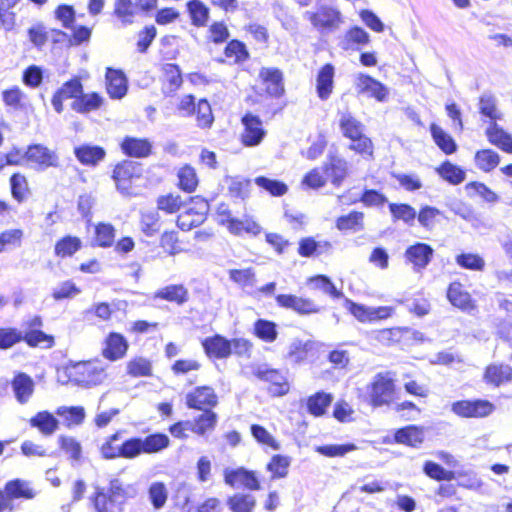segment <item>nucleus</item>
I'll return each mask as SVG.
<instances>
[{
    "label": "nucleus",
    "instance_id": "obj_1",
    "mask_svg": "<svg viewBox=\"0 0 512 512\" xmlns=\"http://www.w3.org/2000/svg\"><path fill=\"white\" fill-rule=\"evenodd\" d=\"M136 494L137 491L132 484H125L120 479L113 478L107 489L95 487L91 500L96 512H122L125 502Z\"/></svg>",
    "mask_w": 512,
    "mask_h": 512
},
{
    "label": "nucleus",
    "instance_id": "obj_2",
    "mask_svg": "<svg viewBox=\"0 0 512 512\" xmlns=\"http://www.w3.org/2000/svg\"><path fill=\"white\" fill-rule=\"evenodd\" d=\"M71 382L83 387L101 384L106 378L104 369L95 362H77L66 368Z\"/></svg>",
    "mask_w": 512,
    "mask_h": 512
},
{
    "label": "nucleus",
    "instance_id": "obj_3",
    "mask_svg": "<svg viewBox=\"0 0 512 512\" xmlns=\"http://www.w3.org/2000/svg\"><path fill=\"white\" fill-rule=\"evenodd\" d=\"M395 384L389 372L377 373L367 386L369 403L373 407L388 405L394 396Z\"/></svg>",
    "mask_w": 512,
    "mask_h": 512
},
{
    "label": "nucleus",
    "instance_id": "obj_4",
    "mask_svg": "<svg viewBox=\"0 0 512 512\" xmlns=\"http://www.w3.org/2000/svg\"><path fill=\"white\" fill-rule=\"evenodd\" d=\"M142 175V167L139 163L124 160L117 164L113 170L112 178L115 181L117 190L124 196H132V184L134 180Z\"/></svg>",
    "mask_w": 512,
    "mask_h": 512
},
{
    "label": "nucleus",
    "instance_id": "obj_5",
    "mask_svg": "<svg viewBox=\"0 0 512 512\" xmlns=\"http://www.w3.org/2000/svg\"><path fill=\"white\" fill-rule=\"evenodd\" d=\"M133 459L141 454L159 453L170 445L169 437L164 433H153L146 437L130 438Z\"/></svg>",
    "mask_w": 512,
    "mask_h": 512
},
{
    "label": "nucleus",
    "instance_id": "obj_6",
    "mask_svg": "<svg viewBox=\"0 0 512 512\" xmlns=\"http://www.w3.org/2000/svg\"><path fill=\"white\" fill-rule=\"evenodd\" d=\"M495 406L488 400H460L451 406V411L462 418H483L493 413Z\"/></svg>",
    "mask_w": 512,
    "mask_h": 512
},
{
    "label": "nucleus",
    "instance_id": "obj_7",
    "mask_svg": "<svg viewBox=\"0 0 512 512\" xmlns=\"http://www.w3.org/2000/svg\"><path fill=\"white\" fill-rule=\"evenodd\" d=\"M253 374L261 381L269 382V393L272 396H284L289 392L290 386L286 376L277 369L267 365H259L253 370Z\"/></svg>",
    "mask_w": 512,
    "mask_h": 512
},
{
    "label": "nucleus",
    "instance_id": "obj_8",
    "mask_svg": "<svg viewBox=\"0 0 512 512\" xmlns=\"http://www.w3.org/2000/svg\"><path fill=\"white\" fill-rule=\"evenodd\" d=\"M186 406L189 409L205 411L218 404V397L210 386H199L186 394Z\"/></svg>",
    "mask_w": 512,
    "mask_h": 512
},
{
    "label": "nucleus",
    "instance_id": "obj_9",
    "mask_svg": "<svg viewBox=\"0 0 512 512\" xmlns=\"http://www.w3.org/2000/svg\"><path fill=\"white\" fill-rule=\"evenodd\" d=\"M276 302L280 307L291 309L299 315H311L320 313L323 307L316 304L312 299L298 297L292 294H279Z\"/></svg>",
    "mask_w": 512,
    "mask_h": 512
},
{
    "label": "nucleus",
    "instance_id": "obj_10",
    "mask_svg": "<svg viewBox=\"0 0 512 512\" xmlns=\"http://www.w3.org/2000/svg\"><path fill=\"white\" fill-rule=\"evenodd\" d=\"M24 156L28 162L35 164L38 170L58 166L57 154L42 144L28 146Z\"/></svg>",
    "mask_w": 512,
    "mask_h": 512
},
{
    "label": "nucleus",
    "instance_id": "obj_11",
    "mask_svg": "<svg viewBox=\"0 0 512 512\" xmlns=\"http://www.w3.org/2000/svg\"><path fill=\"white\" fill-rule=\"evenodd\" d=\"M242 124L244 126V132L241 136L242 143L247 147L259 145L266 135L260 117L252 113H246L242 117Z\"/></svg>",
    "mask_w": 512,
    "mask_h": 512
},
{
    "label": "nucleus",
    "instance_id": "obj_12",
    "mask_svg": "<svg viewBox=\"0 0 512 512\" xmlns=\"http://www.w3.org/2000/svg\"><path fill=\"white\" fill-rule=\"evenodd\" d=\"M345 307L361 322L385 319L391 314V308L389 307H368L355 303L348 298L345 299Z\"/></svg>",
    "mask_w": 512,
    "mask_h": 512
},
{
    "label": "nucleus",
    "instance_id": "obj_13",
    "mask_svg": "<svg viewBox=\"0 0 512 512\" xmlns=\"http://www.w3.org/2000/svg\"><path fill=\"white\" fill-rule=\"evenodd\" d=\"M323 170L331 184L339 187L349 175V163L338 155L329 154L323 165Z\"/></svg>",
    "mask_w": 512,
    "mask_h": 512
},
{
    "label": "nucleus",
    "instance_id": "obj_14",
    "mask_svg": "<svg viewBox=\"0 0 512 512\" xmlns=\"http://www.w3.org/2000/svg\"><path fill=\"white\" fill-rule=\"evenodd\" d=\"M224 481L231 487H236L239 484L249 490L260 489V484L256 474L244 467H239L237 469L226 468L224 470Z\"/></svg>",
    "mask_w": 512,
    "mask_h": 512
},
{
    "label": "nucleus",
    "instance_id": "obj_15",
    "mask_svg": "<svg viewBox=\"0 0 512 512\" xmlns=\"http://www.w3.org/2000/svg\"><path fill=\"white\" fill-rule=\"evenodd\" d=\"M304 17L317 29H335L340 22V12L325 6L317 12L306 11Z\"/></svg>",
    "mask_w": 512,
    "mask_h": 512
},
{
    "label": "nucleus",
    "instance_id": "obj_16",
    "mask_svg": "<svg viewBox=\"0 0 512 512\" xmlns=\"http://www.w3.org/2000/svg\"><path fill=\"white\" fill-rule=\"evenodd\" d=\"M433 253L434 250L430 245L418 242L406 249L405 257L413 264L414 271L419 272L430 263Z\"/></svg>",
    "mask_w": 512,
    "mask_h": 512
},
{
    "label": "nucleus",
    "instance_id": "obj_17",
    "mask_svg": "<svg viewBox=\"0 0 512 512\" xmlns=\"http://www.w3.org/2000/svg\"><path fill=\"white\" fill-rule=\"evenodd\" d=\"M202 347L209 358L225 359L231 355L230 340L220 334L205 338Z\"/></svg>",
    "mask_w": 512,
    "mask_h": 512
},
{
    "label": "nucleus",
    "instance_id": "obj_18",
    "mask_svg": "<svg viewBox=\"0 0 512 512\" xmlns=\"http://www.w3.org/2000/svg\"><path fill=\"white\" fill-rule=\"evenodd\" d=\"M12 390L20 404H26L33 395L35 383L26 373L18 372L11 381Z\"/></svg>",
    "mask_w": 512,
    "mask_h": 512
},
{
    "label": "nucleus",
    "instance_id": "obj_19",
    "mask_svg": "<svg viewBox=\"0 0 512 512\" xmlns=\"http://www.w3.org/2000/svg\"><path fill=\"white\" fill-rule=\"evenodd\" d=\"M105 343L103 356L111 361L123 358L129 347L127 339L122 334L116 332L110 333Z\"/></svg>",
    "mask_w": 512,
    "mask_h": 512
},
{
    "label": "nucleus",
    "instance_id": "obj_20",
    "mask_svg": "<svg viewBox=\"0 0 512 512\" xmlns=\"http://www.w3.org/2000/svg\"><path fill=\"white\" fill-rule=\"evenodd\" d=\"M259 77L266 85V91L273 97H280L284 93L283 73L278 68L263 67Z\"/></svg>",
    "mask_w": 512,
    "mask_h": 512
},
{
    "label": "nucleus",
    "instance_id": "obj_21",
    "mask_svg": "<svg viewBox=\"0 0 512 512\" xmlns=\"http://www.w3.org/2000/svg\"><path fill=\"white\" fill-rule=\"evenodd\" d=\"M123 153L129 157L145 158L152 152V144L148 139L126 136L122 143Z\"/></svg>",
    "mask_w": 512,
    "mask_h": 512
},
{
    "label": "nucleus",
    "instance_id": "obj_22",
    "mask_svg": "<svg viewBox=\"0 0 512 512\" xmlns=\"http://www.w3.org/2000/svg\"><path fill=\"white\" fill-rule=\"evenodd\" d=\"M357 88L361 93H367L378 101H385L388 96V89L378 80L366 74H359L357 77Z\"/></svg>",
    "mask_w": 512,
    "mask_h": 512
},
{
    "label": "nucleus",
    "instance_id": "obj_23",
    "mask_svg": "<svg viewBox=\"0 0 512 512\" xmlns=\"http://www.w3.org/2000/svg\"><path fill=\"white\" fill-rule=\"evenodd\" d=\"M485 135L488 141L506 153L512 154V136L495 121H491L486 128Z\"/></svg>",
    "mask_w": 512,
    "mask_h": 512
},
{
    "label": "nucleus",
    "instance_id": "obj_24",
    "mask_svg": "<svg viewBox=\"0 0 512 512\" xmlns=\"http://www.w3.org/2000/svg\"><path fill=\"white\" fill-rule=\"evenodd\" d=\"M334 66L330 63L325 64L318 72L316 78V92L321 100H327L334 86Z\"/></svg>",
    "mask_w": 512,
    "mask_h": 512
},
{
    "label": "nucleus",
    "instance_id": "obj_25",
    "mask_svg": "<svg viewBox=\"0 0 512 512\" xmlns=\"http://www.w3.org/2000/svg\"><path fill=\"white\" fill-rule=\"evenodd\" d=\"M107 92L114 99H120L127 93V79L125 75L112 68L106 72Z\"/></svg>",
    "mask_w": 512,
    "mask_h": 512
},
{
    "label": "nucleus",
    "instance_id": "obj_26",
    "mask_svg": "<svg viewBox=\"0 0 512 512\" xmlns=\"http://www.w3.org/2000/svg\"><path fill=\"white\" fill-rule=\"evenodd\" d=\"M32 428H36L43 436L53 435L58 427L59 421L48 411H40L29 420Z\"/></svg>",
    "mask_w": 512,
    "mask_h": 512
},
{
    "label": "nucleus",
    "instance_id": "obj_27",
    "mask_svg": "<svg viewBox=\"0 0 512 512\" xmlns=\"http://www.w3.org/2000/svg\"><path fill=\"white\" fill-rule=\"evenodd\" d=\"M154 298L174 302L182 306L189 300V292L182 284L167 285L155 292Z\"/></svg>",
    "mask_w": 512,
    "mask_h": 512
},
{
    "label": "nucleus",
    "instance_id": "obj_28",
    "mask_svg": "<svg viewBox=\"0 0 512 512\" xmlns=\"http://www.w3.org/2000/svg\"><path fill=\"white\" fill-rule=\"evenodd\" d=\"M394 439L395 442L399 444L418 447L424 441V432L422 428L415 425H408L396 430Z\"/></svg>",
    "mask_w": 512,
    "mask_h": 512
},
{
    "label": "nucleus",
    "instance_id": "obj_29",
    "mask_svg": "<svg viewBox=\"0 0 512 512\" xmlns=\"http://www.w3.org/2000/svg\"><path fill=\"white\" fill-rule=\"evenodd\" d=\"M447 298L449 302L461 310H469L473 308L470 294L464 290L460 282H453L447 290Z\"/></svg>",
    "mask_w": 512,
    "mask_h": 512
},
{
    "label": "nucleus",
    "instance_id": "obj_30",
    "mask_svg": "<svg viewBox=\"0 0 512 512\" xmlns=\"http://www.w3.org/2000/svg\"><path fill=\"white\" fill-rule=\"evenodd\" d=\"M100 454L103 459L112 460L116 458L133 459L130 438L121 445H115L105 441L100 447Z\"/></svg>",
    "mask_w": 512,
    "mask_h": 512
},
{
    "label": "nucleus",
    "instance_id": "obj_31",
    "mask_svg": "<svg viewBox=\"0 0 512 512\" xmlns=\"http://www.w3.org/2000/svg\"><path fill=\"white\" fill-rule=\"evenodd\" d=\"M6 499H33L36 492L30 486V483L21 479H14L6 483L5 491L3 492Z\"/></svg>",
    "mask_w": 512,
    "mask_h": 512
},
{
    "label": "nucleus",
    "instance_id": "obj_32",
    "mask_svg": "<svg viewBox=\"0 0 512 512\" xmlns=\"http://www.w3.org/2000/svg\"><path fill=\"white\" fill-rule=\"evenodd\" d=\"M74 154L83 165H97L106 155L105 150L100 146L81 145L74 149Z\"/></svg>",
    "mask_w": 512,
    "mask_h": 512
},
{
    "label": "nucleus",
    "instance_id": "obj_33",
    "mask_svg": "<svg viewBox=\"0 0 512 512\" xmlns=\"http://www.w3.org/2000/svg\"><path fill=\"white\" fill-rule=\"evenodd\" d=\"M103 98L96 92L82 94L71 104L72 110L77 113L86 114L101 107Z\"/></svg>",
    "mask_w": 512,
    "mask_h": 512
},
{
    "label": "nucleus",
    "instance_id": "obj_34",
    "mask_svg": "<svg viewBox=\"0 0 512 512\" xmlns=\"http://www.w3.org/2000/svg\"><path fill=\"white\" fill-rule=\"evenodd\" d=\"M339 116V127L344 137L352 139L364 132V125L350 112H339Z\"/></svg>",
    "mask_w": 512,
    "mask_h": 512
},
{
    "label": "nucleus",
    "instance_id": "obj_35",
    "mask_svg": "<svg viewBox=\"0 0 512 512\" xmlns=\"http://www.w3.org/2000/svg\"><path fill=\"white\" fill-rule=\"evenodd\" d=\"M315 346L312 340L303 341L301 339H293L289 345L287 357L293 363H301L306 360L308 352Z\"/></svg>",
    "mask_w": 512,
    "mask_h": 512
},
{
    "label": "nucleus",
    "instance_id": "obj_36",
    "mask_svg": "<svg viewBox=\"0 0 512 512\" xmlns=\"http://www.w3.org/2000/svg\"><path fill=\"white\" fill-rule=\"evenodd\" d=\"M56 414L63 418L68 428L81 425L86 417L85 409L82 406H61L56 410Z\"/></svg>",
    "mask_w": 512,
    "mask_h": 512
},
{
    "label": "nucleus",
    "instance_id": "obj_37",
    "mask_svg": "<svg viewBox=\"0 0 512 512\" xmlns=\"http://www.w3.org/2000/svg\"><path fill=\"white\" fill-rule=\"evenodd\" d=\"M430 132L434 142L445 154H452L457 150V145L454 139L440 126L435 123L431 124Z\"/></svg>",
    "mask_w": 512,
    "mask_h": 512
},
{
    "label": "nucleus",
    "instance_id": "obj_38",
    "mask_svg": "<svg viewBox=\"0 0 512 512\" xmlns=\"http://www.w3.org/2000/svg\"><path fill=\"white\" fill-rule=\"evenodd\" d=\"M187 10L194 26H206L209 19L210 10L202 1L190 0L187 3Z\"/></svg>",
    "mask_w": 512,
    "mask_h": 512
},
{
    "label": "nucleus",
    "instance_id": "obj_39",
    "mask_svg": "<svg viewBox=\"0 0 512 512\" xmlns=\"http://www.w3.org/2000/svg\"><path fill=\"white\" fill-rule=\"evenodd\" d=\"M438 174L447 182L452 185H458L465 180L466 173L463 169L450 161L443 162L437 168Z\"/></svg>",
    "mask_w": 512,
    "mask_h": 512
},
{
    "label": "nucleus",
    "instance_id": "obj_40",
    "mask_svg": "<svg viewBox=\"0 0 512 512\" xmlns=\"http://www.w3.org/2000/svg\"><path fill=\"white\" fill-rule=\"evenodd\" d=\"M217 421L218 416L212 409L203 411L202 414L195 418L196 435L205 437L207 433L214 431Z\"/></svg>",
    "mask_w": 512,
    "mask_h": 512
},
{
    "label": "nucleus",
    "instance_id": "obj_41",
    "mask_svg": "<svg viewBox=\"0 0 512 512\" xmlns=\"http://www.w3.org/2000/svg\"><path fill=\"white\" fill-rule=\"evenodd\" d=\"M308 284L315 290H320L332 298H341L343 293L338 290L331 279L326 275H316L308 280Z\"/></svg>",
    "mask_w": 512,
    "mask_h": 512
},
{
    "label": "nucleus",
    "instance_id": "obj_42",
    "mask_svg": "<svg viewBox=\"0 0 512 512\" xmlns=\"http://www.w3.org/2000/svg\"><path fill=\"white\" fill-rule=\"evenodd\" d=\"M484 377L488 383L498 386L504 381L512 380V367L508 365H490L486 368Z\"/></svg>",
    "mask_w": 512,
    "mask_h": 512
},
{
    "label": "nucleus",
    "instance_id": "obj_43",
    "mask_svg": "<svg viewBox=\"0 0 512 512\" xmlns=\"http://www.w3.org/2000/svg\"><path fill=\"white\" fill-rule=\"evenodd\" d=\"M474 159L476 166L484 172L492 171L500 162L499 154L491 149L477 151Z\"/></svg>",
    "mask_w": 512,
    "mask_h": 512
},
{
    "label": "nucleus",
    "instance_id": "obj_44",
    "mask_svg": "<svg viewBox=\"0 0 512 512\" xmlns=\"http://www.w3.org/2000/svg\"><path fill=\"white\" fill-rule=\"evenodd\" d=\"M227 504L233 512H252L256 500L251 494L236 493L229 497Z\"/></svg>",
    "mask_w": 512,
    "mask_h": 512
},
{
    "label": "nucleus",
    "instance_id": "obj_45",
    "mask_svg": "<svg viewBox=\"0 0 512 512\" xmlns=\"http://www.w3.org/2000/svg\"><path fill=\"white\" fill-rule=\"evenodd\" d=\"M332 395L325 392H317L307 401L308 411L314 416H321L326 412L332 402Z\"/></svg>",
    "mask_w": 512,
    "mask_h": 512
},
{
    "label": "nucleus",
    "instance_id": "obj_46",
    "mask_svg": "<svg viewBox=\"0 0 512 512\" xmlns=\"http://www.w3.org/2000/svg\"><path fill=\"white\" fill-rule=\"evenodd\" d=\"M254 333L259 339L268 343L274 342L278 336L276 324L266 319H258L254 323Z\"/></svg>",
    "mask_w": 512,
    "mask_h": 512
},
{
    "label": "nucleus",
    "instance_id": "obj_47",
    "mask_svg": "<svg viewBox=\"0 0 512 512\" xmlns=\"http://www.w3.org/2000/svg\"><path fill=\"white\" fill-rule=\"evenodd\" d=\"M229 279L242 288L254 287L256 284V274L253 268L230 269L228 271Z\"/></svg>",
    "mask_w": 512,
    "mask_h": 512
},
{
    "label": "nucleus",
    "instance_id": "obj_48",
    "mask_svg": "<svg viewBox=\"0 0 512 512\" xmlns=\"http://www.w3.org/2000/svg\"><path fill=\"white\" fill-rule=\"evenodd\" d=\"M357 449V446L353 443L346 444H328L320 445L315 447V451L325 457H343L347 453Z\"/></svg>",
    "mask_w": 512,
    "mask_h": 512
},
{
    "label": "nucleus",
    "instance_id": "obj_49",
    "mask_svg": "<svg viewBox=\"0 0 512 512\" xmlns=\"http://www.w3.org/2000/svg\"><path fill=\"white\" fill-rule=\"evenodd\" d=\"M364 214L358 211H352L347 215L340 216L336 220V227L341 230H362Z\"/></svg>",
    "mask_w": 512,
    "mask_h": 512
},
{
    "label": "nucleus",
    "instance_id": "obj_50",
    "mask_svg": "<svg viewBox=\"0 0 512 512\" xmlns=\"http://www.w3.org/2000/svg\"><path fill=\"white\" fill-rule=\"evenodd\" d=\"M389 210L394 220H402L407 225L412 226L417 216L416 210L408 204L390 203Z\"/></svg>",
    "mask_w": 512,
    "mask_h": 512
},
{
    "label": "nucleus",
    "instance_id": "obj_51",
    "mask_svg": "<svg viewBox=\"0 0 512 512\" xmlns=\"http://www.w3.org/2000/svg\"><path fill=\"white\" fill-rule=\"evenodd\" d=\"M228 229L235 235H240L243 231L252 235H258L261 232V227L253 220H238L230 218L228 220Z\"/></svg>",
    "mask_w": 512,
    "mask_h": 512
},
{
    "label": "nucleus",
    "instance_id": "obj_52",
    "mask_svg": "<svg viewBox=\"0 0 512 512\" xmlns=\"http://www.w3.org/2000/svg\"><path fill=\"white\" fill-rule=\"evenodd\" d=\"M115 240V228L109 223H99L95 227V242L99 247H111Z\"/></svg>",
    "mask_w": 512,
    "mask_h": 512
},
{
    "label": "nucleus",
    "instance_id": "obj_53",
    "mask_svg": "<svg viewBox=\"0 0 512 512\" xmlns=\"http://www.w3.org/2000/svg\"><path fill=\"white\" fill-rule=\"evenodd\" d=\"M81 248V240L74 236H65L55 245V254L59 257L72 256Z\"/></svg>",
    "mask_w": 512,
    "mask_h": 512
},
{
    "label": "nucleus",
    "instance_id": "obj_54",
    "mask_svg": "<svg viewBox=\"0 0 512 512\" xmlns=\"http://www.w3.org/2000/svg\"><path fill=\"white\" fill-rule=\"evenodd\" d=\"M479 112L495 122L497 119L501 118V114L496 107V98L490 93H484L480 96Z\"/></svg>",
    "mask_w": 512,
    "mask_h": 512
},
{
    "label": "nucleus",
    "instance_id": "obj_55",
    "mask_svg": "<svg viewBox=\"0 0 512 512\" xmlns=\"http://www.w3.org/2000/svg\"><path fill=\"white\" fill-rule=\"evenodd\" d=\"M127 373L132 377H146L152 375L151 362L143 357H136L127 363Z\"/></svg>",
    "mask_w": 512,
    "mask_h": 512
},
{
    "label": "nucleus",
    "instance_id": "obj_56",
    "mask_svg": "<svg viewBox=\"0 0 512 512\" xmlns=\"http://www.w3.org/2000/svg\"><path fill=\"white\" fill-rule=\"evenodd\" d=\"M61 449L69 455L73 462H80L82 458V446L74 437L61 435L59 437Z\"/></svg>",
    "mask_w": 512,
    "mask_h": 512
},
{
    "label": "nucleus",
    "instance_id": "obj_57",
    "mask_svg": "<svg viewBox=\"0 0 512 512\" xmlns=\"http://www.w3.org/2000/svg\"><path fill=\"white\" fill-rule=\"evenodd\" d=\"M290 458L283 455H274L267 465L268 471L272 473V478H284L288 474V468L290 466Z\"/></svg>",
    "mask_w": 512,
    "mask_h": 512
},
{
    "label": "nucleus",
    "instance_id": "obj_58",
    "mask_svg": "<svg viewBox=\"0 0 512 512\" xmlns=\"http://www.w3.org/2000/svg\"><path fill=\"white\" fill-rule=\"evenodd\" d=\"M22 341H25L31 347L43 345V347L50 348L54 344L53 336L38 329H31L26 332Z\"/></svg>",
    "mask_w": 512,
    "mask_h": 512
},
{
    "label": "nucleus",
    "instance_id": "obj_59",
    "mask_svg": "<svg viewBox=\"0 0 512 512\" xmlns=\"http://www.w3.org/2000/svg\"><path fill=\"white\" fill-rule=\"evenodd\" d=\"M455 261L460 267L468 270L482 271L485 267L484 259L478 254L461 253L456 256Z\"/></svg>",
    "mask_w": 512,
    "mask_h": 512
},
{
    "label": "nucleus",
    "instance_id": "obj_60",
    "mask_svg": "<svg viewBox=\"0 0 512 512\" xmlns=\"http://www.w3.org/2000/svg\"><path fill=\"white\" fill-rule=\"evenodd\" d=\"M250 431L254 439L261 445L271 447L273 450H280V444L275 438L268 432L266 428L259 424H252Z\"/></svg>",
    "mask_w": 512,
    "mask_h": 512
},
{
    "label": "nucleus",
    "instance_id": "obj_61",
    "mask_svg": "<svg viewBox=\"0 0 512 512\" xmlns=\"http://www.w3.org/2000/svg\"><path fill=\"white\" fill-rule=\"evenodd\" d=\"M370 41V36L363 28L354 26L349 29L344 37V48H352V44L365 45Z\"/></svg>",
    "mask_w": 512,
    "mask_h": 512
},
{
    "label": "nucleus",
    "instance_id": "obj_62",
    "mask_svg": "<svg viewBox=\"0 0 512 512\" xmlns=\"http://www.w3.org/2000/svg\"><path fill=\"white\" fill-rule=\"evenodd\" d=\"M141 230L148 237H152L158 233L160 230L159 214L155 211L142 213Z\"/></svg>",
    "mask_w": 512,
    "mask_h": 512
},
{
    "label": "nucleus",
    "instance_id": "obj_63",
    "mask_svg": "<svg viewBox=\"0 0 512 512\" xmlns=\"http://www.w3.org/2000/svg\"><path fill=\"white\" fill-rule=\"evenodd\" d=\"M179 186L186 192H193L197 185L198 179L195 170L190 166H184L178 172Z\"/></svg>",
    "mask_w": 512,
    "mask_h": 512
},
{
    "label": "nucleus",
    "instance_id": "obj_64",
    "mask_svg": "<svg viewBox=\"0 0 512 512\" xmlns=\"http://www.w3.org/2000/svg\"><path fill=\"white\" fill-rule=\"evenodd\" d=\"M149 498L156 510L161 509L168 498V492L165 485L162 482H154L149 487Z\"/></svg>",
    "mask_w": 512,
    "mask_h": 512
}]
</instances>
